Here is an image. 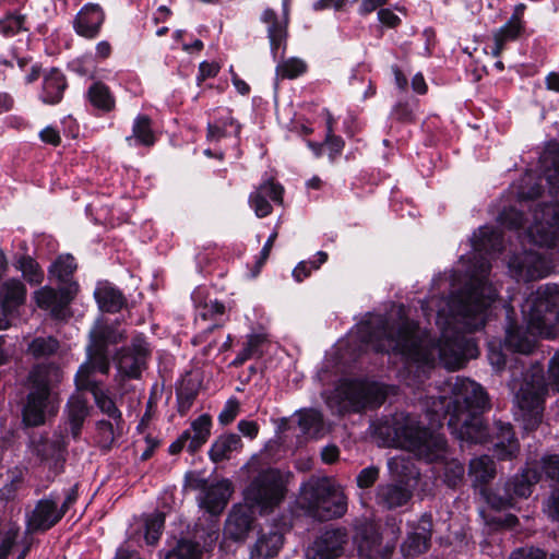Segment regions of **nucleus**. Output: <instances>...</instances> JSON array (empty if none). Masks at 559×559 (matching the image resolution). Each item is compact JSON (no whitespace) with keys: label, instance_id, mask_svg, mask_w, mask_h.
<instances>
[{"label":"nucleus","instance_id":"nucleus-48","mask_svg":"<svg viewBox=\"0 0 559 559\" xmlns=\"http://www.w3.org/2000/svg\"><path fill=\"white\" fill-rule=\"evenodd\" d=\"M325 117H326V138H325V145L330 150V154L333 157L334 155H337L342 152L344 147V142L340 136L334 135L333 133V123L334 119L332 115L324 110Z\"/></svg>","mask_w":559,"mask_h":559},{"label":"nucleus","instance_id":"nucleus-31","mask_svg":"<svg viewBox=\"0 0 559 559\" xmlns=\"http://www.w3.org/2000/svg\"><path fill=\"white\" fill-rule=\"evenodd\" d=\"M64 88L66 81L61 72H46L41 93L43 102L51 105L59 103Z\"/></svg>","mask_w":559,"mask_h":559},{"label":"nucleus","instance_id":"nucleus-54","mask_svg":"<svg viewBox=\"0 0 559 559\" xmlns=\"http://www.w3.org/2000/svg\"><path fill=\"white\" fill-rule=\"evenodd\" d=\"M239 412V404L237 401L230 400L226 403L224 409L221 412L218 416V420L223 425L230 424Z\"/></svg>","mask_w":559,"mask_h":559},{"label":"nucleus","instance_id":"nucleus-1","mask_svg":"<svg viewBox=\"0 0 559 559\" xmlns=\"http://www.w3.org/2000/svg\"><path fill=\"white\" fill-rule=\"evenodd\" d=\"M472 246L479 261L468 271L464 288L452 293L445 307L439 309L437 324L441 338L437 344L409 320L390 326L380 317L371 324L359 326L364 342L378 352L399 354L407 361L431 365L439 359L445 368L453 370L474 357L476 348L461 330L474 331L485 325L487 310L497 292L487 283L490 265L484 254L499 251L502 238L495 228L484 226L474 234Z\"/></svg>","mask_w":559,"mask_h":559},{"label":"nucleus","instance_id":"nucleus-13","mask_svg":"<svg viewBox=\"0 0 559 559\" xmlns=\"http://www.w3.org/2000/svg\"><path fill=\"white\" fill-rule=\"evenodd\" d=\"M353 542L358 555L366 559H388L394 549L393 544L383 540L377 523L370 520L356 522Z\"/></svg>","mask_w":559,"mask_h":559},{"label":"nucleus","instance_id":"nucleus-20","mask_svg":"<svg viewBox=\"0 0 559 559\" xmlns=\"http://www.w3.org/2000/svg\"><path fill=\"white\" fill-rule=\"evenodd\" d=\"M432 521L430 516H421L417 523L409 525V532L402 545L405 557H416L428 549L431 537Z\"/></svg>","mask_w":559,"mask_h":559},{"label":"nucleus","instance_id":"nucleus-8","mask_svg":"<svg viewBox=\"0 0 559 559\" xmlns=\"http://www.w3.org/2000/svg\"><path fill=\"white\" fill-rule=\"evenodd\" d=\"M390 475L397 481L381 484L376 489V503L386 510H394L406 506L412 497L414 485L419 472L414 462L406 455H396L388 461Z\"/></svg>","mask_w":559,"mask_h":559},{"label":"nucleus","instance_id":"nucleus-64","mask_svg":"<svg viewBox=\"0 0 559 559\" xmlns=\"http://www.w3.org/2000/svg\"><path fill=\"white\" fill-rule=\"evenodd\" d=\"M414 108L408 104H397L393 109V115L400 120H411Z\"/></svg>","mask_w":559,"mask_h":559},{"label":"nucleus","instance_id":"nucleus-33","mask_svg":"<svg viewBox=\"0 0 559 559\" xmlns=\"http://www.w3.org/2000/svg\"><path fill=\"white\" fill-rule=\"evenodd\" d=\"M211 417L206 414L199 416L191 424L190 439L187 449L193 453L198 451L209 439L211 433Z\"/></svg>","mask_w":559,"mask_h":559},{"label":"nucleus","instance_id":"nucleus-5","mask_svg":"<svg viewBox=\"0 0 559 559\" xmlns=\"http://www.w3.org/2000/svg\"><path fill=\"white\" fill-rule=\"evenodd\" d=\"M391 429L393 445L430 462L444 461V480L449 486L455 487L463 479L464 466L456 460L445 461L448 449L442 435L424 429L416 417L403 413L393 416Z\"/></svg>","mask_w":559,"mask_h":559},{"label":"nucleus","instance_id":"nucleus-30","mask_svg":"<svg viewBox=\"0 0 559 559\" xmlns=\"http://www.w3.org/2000/svg\"><path fill=\"white\" fill-rule=\"evenodd\" d=\"M468 475L475 487L487 484L496 475L493 461L488 455H481L473 459L469 463Z\"/></svg>","mask_w":559,"mask_h":559},{"label":"nucleus","instance_id":"nucleus-32","mask_svg":"<svg viewBox=\"0 0 559 559\" xmlns=\"http://www.w3.org/2000/svg\"><path fill=\"white\" fill-rule=\"evenodd\" d=\"M542 478V475L535 467H527L519 476H515L507 484V490L518 497H528L532 492V486Z\"/></svg>","mask_w":559,"mask_h":559},{"label":"nucleus","instance_id":"nucleus-53","mask_svg":"<svg viewBox=\"0 0 559 559\" xmlns=\"http://www.w3.org/2000/svg\"><path fill=\"white\" fill-rule=\"evenodd\" d=\"M99 442L103 447H110L115 440V429L111 423L100 420L97 424Z\"/></svg>","mask_w":559,"mask_h":559},{"label":"nucleus","instance_id":"nucleus-3","mask_svg":"<svg viewBox=\"0 0 559 559\" xmlns=\"http://www.w3.org/2000/svg\"><path fill=\"white\" fill-rule=\"evenodd\" d=\"M287 476L270 468L259 473L246 488L245 504L233 509L227 518L224 536L235 542L243 540L252 528V513L272 512L286 495Z\"/></svg>","mask_w":559,"mask_h":559},{"label":"nucleus","instance_id":"nucleus-52","mask_svg":"<svg viewBox=\"0 0 559 559\" xmlns=\"http://www.w3.org/2000/svg\"><path fill=\"white\" fill-rule=\"evenodd\" d=\"M379 468L368 466L359 472L356 478L357 486L362 489L370 488L379 478Z\"/></svg>","mask_w":559,"mask_h":559},{"label":"nucleus","instance_id":"nucleus-27","mask_svg":"<svg viewBox=\"0 0 559 559\" xmlns=\"http://www.w3.org/2000/svg\"><path fill=\"white\" fill-rule=\"evenodd\" d=\"M497 442L495 452L500 460L513 457L519 451V444L514 439L510 424L498 423L496 425Z\"/></svg>","mask_w":559,"mask_h":559},{"label":"nucleus","instance_id":"nucleus-4","mask_svg":"<svg viewBox=\"0 0 559 559\" xmlns=\"http://www.w3.org/2000/svg\"><path fill=\"white\" fill-rule=\"evenodd\" d=\"M527 330L510 324L506 345L514 352L530 354L535 346V336L555 337L559 322V287L545 285L533 293L523 305Z\"/></svg>","mask_w":559,"mask_h":559},{"label":"nucleus","instance_id":"nucleus-62","mask_svg":"<svg viewBox=\"0 0 559 559\" xmlns=\"http://www.w3.org/2000/svg\"><path fill=\"white\" fill-rule=\"evenodd\" d=\"M550 384L559 392V352L554 356L549 365Z\"/></svg>","mask_w":559,"mask_h":559},{"label":"nucleus","instance_id":"nucleus-45","mask_svg":"<svg viewBox=\"0 0 559 559\" xmlns=\"http://www.w3.org/2000/svg\"><path fill=\"white\" fill-rule=\"evenodd\" d=\"M328 259V254L324 251H319L316 254V260L312 261H301L297 264V266L293 270V277L297 282H302L307 278L312 270H318L321 264H323Z\"/></svg>","mask_w":559,"mask_h":559},{"label":"nucleus","instance_id":"nucleus-58","mask_svg":"<svg viewBox=\"0 0 559 559\" xmlns=\"http://www.w3.org/2000/svg\"><path fill=\"white\" fill-rule=\"evenodd\" d=\"M265 342V337L261 334H251L248 336L243 346L250 354L254 356L261 355L260 347Z\"/></svg>","mask_w":559,"mask_h":559},{"label":"nucleus","instance_id":"nucleus-37","mask_svg":"<svg viewBox=\"0 0 559 559\" xmlns=\"http://www.w3.org/2000/svg\"><path fill=\"white\" fill-rule=\"evenodd\" d=\"M299 427L309 438H319L323 432V419L319 411L307 409L299 414Z\"/></svg>","mask_w":559,"mask_h":559},{"label":"nucleus","instance_id":"nucleus-17","mask_svg":"<svg viewBox=\"0 0 559 559\" xmlns=\"http://www.w3.org/2000/svg\"><path fill=\"white\" fill-rule=\"evenodd\" d=\"M509 269L516 280L533 281L547 276L552 265L550 261L535 251H526L509 262Z\"/></svg>","mask_w":559,"mask_h":559},{"label":"nucleus","instance_id":"nucleus-2","mask_svg":"<svg viewBox=\"0 0 559 559\" xmlns=\"http://www.w3.org/2000/svg\"><path fill=\"white\" fill-rule=\"evenodd\" d=\"M440 407L433 402L432 412L449 415L448 425L461 440L485 442L488 433L483 425L480 413L488 406V396L484 389L469 379L452 378L445 383L439 397Z\"/></svg>","mask_w":559,"mask_h":559},{"label":"nucleus","instance_id":"nucleus-35","mask_svg":"<svg viewBox=\"0 0 559 559\" xmlns=\"http://www.w3.org/2000/svg\"><path fill=\"white\" fill-rule=\"evenodd\" d=\"M76 270L74 258L70 254L59 255L56 261L49 266V276L60 283L69 285L70 278Z\"/></svg>","mask_w":559,"mask_h":559},{"label":"nucleus","instance_id":"nucleus-26","mask_svg":"<svg viewBox=\"0 0 559 559\" xmlns=\"http://www.w3.org/2000/svg\"><path fill=\"white\" fill-rule=\"evenodd\" d=\"M283 545V536L277 531L263 533L250 551L249 559H269L275 556Z\"/></svg>","mask_w":559,"mask_h":559},{"label":"nucleus","instance_id":"nucleus-23","mask_svg":"<svg viewBox=\"0 0 559 559\" xmlns=\"http://www.w3.org/2000/svg\"><path fill=\"white\" fill-rule=\"evenodd\" d=\"M104 21L103 9L98 4L87 3L78 12L73 27L78 35L92 39L98 35Z\"/></svg>","mask_w":559,"mask_h":559},{"label":"nucleus","instance_id":"nucleus-29","mask_svg":"<svg viewBox=\"0 0 559 559\" xmlns=\"http://www.w3.org/2000/svg\"><path fill=\"white\" fill-rule=\"evenodd\" d=\"M241 448L242 442L238 435H224L217 438L212 444L210 457L213 462H221L229 459L234 452L239 451Z\"/></svg>","mask_w":559,"mask_h":559},{"label":"nucleus","instance_id":"nucleus-9","mask_svg":"<svg viewBox=\"0 0 559 559\" xmlns=\"http://www.w3.org/2000/svg\"><path fill=\"white\" fill-rule=\"evenodd\" d=\"M379 388L364 381L344 380L325 397L328 406L335 413L360 411L367 405L379 403Z\"/></svg>","mask_w":559,"mask_h":559},{"label":"nucleus","instance_id":"nucleus-38","mask_svg":"<svg viewBox=\"0 0 559 559\" xmlns=\"http://www.w3.org/2000/svg\"><path fill=\"white\" fill-rule=\"evenodd\" d=\"M522 22L516 15H512L511 19L501 26L493 35L495 39V51L498 52L504 43L514 40L522 31Z\"/></svg>","mask_w":559,"mask_h":559},{"label":"nucleus","instance_id":"nucleus-56","mask_svg":"<svg viewBox=\"0 0 559 559\" xmlns=\"http://www.w3.org/2000/svg\"><path fill=\"white\" fill-rule=\"evenodd\" d=\"M499 221L503 226L509 228H518L522 225V215L518 211L511 209L501 213Z\"/></svg>","mask_w":559,"mask_h":559},{"label":"nucleus","instance_id":"nucleus-34","mask_svg":"<svg viewBox=\"0 0 559 559\" xmlns=\"http://www.w3.org/2000/svg\"><path fill=\"white\" fill-rule=\"evenodd\" d=\"M123 336L122 331L116 330L111 325L97 322L95 328L91 331V344L107 349L108 345L117 344Z\"/></svg>","mask_w":559,"mask_h":559},{"label":"nucleus","instance_id":"nucleus-47","mask_svg":"<svg viewBox=\"0 0 559 559\" xmlns=\"http://www.w3.org/2000/svg\"><path fill=\"white\" fill-rule=\"evenodd\" d=\"M200 549L190 540H180L177 547L168 554L167 559H199Z\"/></svg>","mask_w":559,"mask_h":559},{"label":"nucleus","instance_id":"nucleus-61","mask_svg":"<svg viewBox=\"0 0 559 559\" xmlns=\"http://www.w3.org/2000/svg\"><path fill=\"white\" fill-rule=\"evenodd\" d=\"M238 429L245 437L250 439H254L259 432V426L253 420H240L238 423Z\"/></svg>","mask_w":559,"mask_h":559},{"label":"nucleus","instance_id":"nucleus-51","mask_svg":"<svg viewBox=\"0 0 559 559\" xmlns=\"http://www.w3.org/2000/svg\"><path fill=\"white\" fill-rule=\"evenodd\" d=\"M540 468L547 478L559 481V456H544L540 461Z\"/></svg>","mask_w":559,"mask_h":559},{"label":"nucleus","instance_id":"nucleus-55","mask_svg":"<svg viewBox=\"0 0 559 559\" xmlns=\"http://www.w3.org/2000/svg\"><path fill=\"white\" fill-rule=\"evenodd\" d=\"M544 512L552 520L559 521V489L555 490L544 504Z\"/></svg>","mask_w":559,"mask_h":559},{"label":"nucleus","instance_id":"nucleus-12","mask_svg":"<svg viewBox=\"0 0 559 559\" xmlns=\"http://www.w3.org/2000/svg\"><path fill=\"white\" fill-rule=\"evenodd\" d=\"M527 237L539 247L559 246V203L538 206L527 228Z\"/></svg>","mask_w":559,"mask_h":559},{"label":"nucleus","instance_id":"nucleus-43","mask_svg":"<svg viewBox=\"0 0 559 559\" xmlns=\"http://www.w3.org/2000/svg\"><path fill=\"white\" fill-rule=\"evenodd\" d=\"M165 515L155 512L145 518V540L148 545H154L159 539L164 528Z\"/></svg>","mask_w":559,"mask_h":559},{"label":"nucleus","instance_id":"nucleus-36","mask_svg":"<svg viewBox=\"0 0 559 559\" xmlns=\"http://www.w3.org/2000/svg\"><path fill=\"white\" fill-rule=\"evenodd\" d=\"M87 416L86 400L80 395L72 396L68 403V418L73 437H78L81 426Z\"/></svg>","mask_w":559,"mask_h":559},{"label":"nucleus","instance_id":"nucleus-41","mask_svg":"<svg viewBox=\"0 0 559 559\" xmlns=\"http://www.w3.org/2000/svg\"><path fill=\"white\" fill-rule=\"evenodd\" d=\"M88 98L92 105L104 111H109L115 106V100L107 86L102 83H94L88 90Z\"/></svg>","mask_w":559,"mask_h":559},{"label":"nucleus","instance_id":"nucleus-57","mask_svg":"<svg viewBox=\"0 0 559 559\" xmlns=\"http://www.w3.org/2000/svg\"><path fill=\"white\" fill-rule=\"evenodd\" d=\"M509 559H546V554L539 549L520 548L514 550Z\"/></svg>","mask_w":559,"mask_h":559},{"label":"nucleus","instance_id":"nucleus-19","mask_svg":"<svg viewBox=\"0 0 559 559\" xmlns=\"http://www.w3.org/2000/svg\"><path fill=\"white\" fill-rule=\"evenodd\" d=\"M26 290L24 285L17 280L7 281L1 288L0 299L2 317H0V330L9 326L8 316L13 312L25 300ZM5 362V354L0 348V365Z\"/></svg>","mask_w":559,"mask_h":559},{"label":"nucleus","instance_id":"nucleus-15","mask_svg":"<svg viewBox=\"0 0 559 559\" xmlns=\"http://www.w3.org/2000/svg\"><path fill=\"white\" fill-rule=\"evenodd\" d=\"M195 308V325L202 332H211L222 325L225 306L217 299L211 298L204 288H197L192 293Z\"/></svg>","mask_w":559,"mask_h":559},{"label":"nucleus","instance_id":"nucleus-21","mask_svg":"<svg viewBox=\"0 0 559 559\" xmlns=\"http://www.w3.org/2000/svg\"><path fill=\"white\" fill-rule=\"evenodd\" d=\"M289 1L290 0H283V13L281 15H278L271 9L264 10L261 15V21L266 26L271 50L274 53H276V51L282 47V45L286 40Z\"/></svg>","mask_w":559,"mask_h":559},{"label":"nucleus","instance_id":"nucleus-16","mask_svg":"<svg viewBox=\"0 0 559 559\" xmlns=\"http://www.w3.org/2000/svg\"><path fill=\"white\" fill-rule=\"evenodd\" d=\"M76 293V283H70L60 290L45 286L34 293V299L39 308L49 311L53 318L63 319Z\"/></svg>","mask_w":559,"mask_h":559},{"label":"nucleus","instance_id":"nucleus-59","mask_svg":"<svg viewBox=\"0 0 559 559\" xmlns=\"http://www.w3.org/2000/svg\"><path fill=\"white\" fill-rule=\"evenodd\" d=\"M378 20L388 27H396L401 23V19L391 9H380Z\"/></svg>","mask_w":559,"mask_h":559},{"label":"nucleus","instance_id":"nucleus-6","mask_svg":"<svg viewBox=\"0 0 559 559\" xmlns=\"http://www.w3.org/2000/svg\"><path fill=\"white\" fill-rule=\"evenodd\" d=\"M300 504L320 521L341 518L347 511V498L340 484L328 477H311L300 488Z\"/></svg>","mask_w":559,"mask_h":559},{"label":"nucleus","instance_id":"nucleus-11","mask_svg":"<svg viewBox=\"0 0 559 559\" xmlns=\"http://www.w3.org/2000/svg\"><path fill=\"white\" fill-rule=\"evenodd\" d=\"M148 349L144 338L136 336L129 347L120 349L116 355L117 374L115 382L117 390L123 394L124 381L127 379H138L145 368Z\"/></svg>","mask_w":559,"mask_h":559},{"label":"nucleus","instance_id":"nucleus-50","mask_svg":"<svg viewBox=\"0 0 559 559\" xmlns=\"http://www.w3.org/2000/svg\"><path fill=\"white\" fill-rule=\"evenodd\" d=\"M21 270L23 272V276L26 278L28 283L35 285L41 283L44 274L39 270L37 263L34 262L32 259L23 260L21 264Z\"/></svg>","mask_w":559,"mask_h":559},{"label":"nucleus","instance_id":"nucleus-46","mask_svg":"<svg viewBox=\"0 0 559 559\" xmlns=\"http://www.w3.org/2000/svg\"><path fill=\"white\" fill-rule=\"evenodd\" d=\"M409 80L416 93L425 94L427 92V85L420 72H395V82L399 88L405 90Z\"/></svg>","mask_w":559,"mask_h":559},{"label":"nucleus","instance_id":"nucleus-22","mask_svg":"<svg viewBox=\"0 0 559 559\" xmlns=\"http://www.w3.org/2000/svg\"><path fill=\"white\" fill-rule=\"evenodd\" d=\"M283 192L284 189L281 185L267 180L250 194L249 204L258 217H265L272 212L269 199L277 204H282Z\"/></svg>","mask_w":559,"mask_h":559},{"label":"nucleus","instance_id":"nucleus-25","mask_svg":"<svg viewBox=\"0 0 559 559\" xmlns=\"http://www.w3.org/2000/svg\"><path fill=\"white\" fill-rule=\"evenodd\" d=\"M231 492L233 489L229 480L217 481L205 490L201 506L210 513L218 514L225 509Z\"/></svg>","mask_w":559,"mask_h":559},{"label":"nucleus","instance_id":"nucleus-42","mask_svg":"<svg viewBox=\"0 0 559 559\" xmlns=\"http://www.w3.org/2000/svg\"><path fill=\"white\" fill-rule=\"evenodd\" d=\"M133 134L127 138V141L131 143L132 139L139 144L153 145L155 136L151 129V121L146 116H139L133 123Z\"/></svg>","mask_w":559,"mask_h":559},{"label":"nucleus","instance_id":"nucleus-63","mask_svg":"<svg viewBox=\"0 0 559 559\" xmlns=\"http://www.w3.org/2000/svg\"><path fill=\"white\" fill-rule=\"evenodd\" d=\"M17 535V530H10L0 545V559H5L9 555Z\"/></svg>","mask_w":559,"mask_h":559},{"label":"nucleus","instance_id":"nucleus-49","mask_svg":"<svg viewBox=\"0 0 559 559\" xmlns=\"http://www.w3.org/2000/svg\"><path fill=\"white\" fill-rule=\"evenodd\" d=\"M58 343L52 337H38L35 338L28 350L36 357L45 356L53 353L57 349Z\"/></svg>","mask_w":559,"mask_h":559},{"label":"nucleus","instance_id":"nucleus-60","mask_svg":"<svg viewBox=\"0 0 559 559\" xmlns=\"http://www.w3.org/2000/svg\"><path fill=\"white\" fill-rule=\"evenodd\" d=\"M39 138L43 142L53 146L58 145L61 141L59 131L52 127H46L43 129L39 133Z\"/></svg>","mask_w":559,"mask_h":559},{"label":"nucleus","instance_id":"nucleus-7","mask_svg":"<svg viewBox=\"0 0 559 559\" xmlns=\"http://www.w3.org/2000/svg\"><path fill=\"white\" fill-rule=\"evenodd\" d=\"M62 378L61 370L53 365L36 367L29 374L32 383L27 403L23 411L24 421L31 426L41 425L46 416L56 414L58 404L49 392V386Z\"/></svg>","mask_w":559,"mask_h":559},{"label":"nucleus","instance_id":"nucleus-40","mask_svg":"<svg viewBox=\"0 0 559 559\" xmlns=\"http://www.w3.org/2000/svg\"><path fill=\"white\" fill-rule=\"evenodd\" d=\"M27 31L25 15L11 12L0 17V34L4 37H12Z\"/></svg>","mask_w":559,"mask_h":559},{"label":"nucleus","instance_id":"nucleus-18","mask_svg":"<svg viewBox=\"0 0 559 559\" xmlns=\"http://www.w3.org/2000/svg\"><path fill=\"white\" fill-rule=\"evenodd\" d=\"M110 369L107 349L93 346L87 348V360L81 365L75 376V383L79 389L97 385L93 380L94 372L107 374Z\"/></svg>","mask_w":559,"mask_h":559},{"label":"nucleus","instance_id":"nucleus-39","mask_svg":"<svg viewBox=\"0 0 559 559\" xmlns=\"http://www.w3.org/2000/svg\"><path fill=\"white\" fill-rule=\"evenodd\" d=\"M542 163L545 167V180L549 185L550 194H552V190L559 188V152H545L542 156Z\"/></svg>","mask_w":559,"mask_h":559},{"label":"nucleus","instance_id":"nucleus-24","mask_svg":"<svg viewBox=\"0 0 559 559\" xmlns=\"http://www.w3.org/2000/svg\"><path fill=\"white\" fill-rule=\"evenodd\" d=\"M62 518L57 501L47 498L38 501L32 514L28 516L27 526L31 531H46L53 526Z\"/></svg>","mask_w":559,"mask_h":559},{"label":"nucleus","instance_id":"nucleus-14","mask_svg":"<svg viewBox=\"0 0 559 559\" xmlns=\"http://www.w3.org/2000/svg\"><path fill=\"white\" fill-rule=\"evenodd\" d=\"M347 544L346 528H328L307 547L306 559H336L344 554Z\"/></svg>","mask_w":559,"mask_h":559},{"label":"nucleus","instance_id":"nucleus-44","mask_svg":"<svg viewBox=\"0 0 559 559\" xmlns=\"http://www.w3.org/2000/svg\"><path fill=\"white\" fill-rule=\"evenodd\" d=\"M81 390H83V388ZM84 390H90L93 393L95 402L103 413L107 414L110 418L116 420L121 418V413L117 408L114 401L108 397L97 385L84 388Z\"/></svg>","mask_w":559,"mask_h":559},{"label":"nucleus","instance_id":"nucleus-28","mask_svg":"<svg viewBox=\"0 0 559 559\" xmlns=\"http://www.w3.org/2000/svg\"><path fill=\"white\" fill-rule=\"evenodd\" d=\"M99 308L104 311L116 312L124 305L122 294L109 283H99L94 292Z\"/></svg>","mask_w":559,"mask_h":559},{"label":"nucleus","instance_id":"nucleus-10","mask_svg":"<svg viewBox=\"0 0 559 559\" xmlns=\"http://www.w3.org/2000/svg\"><path fill=\"white\" fill-rule=\"evenodd\" d=\"M546 392L540 370L534 371L530 379L525 378L515 394V403L526 430H533L540 421L543 396Z\"/></svg>","mask_w":559,"mask_h":559}]
</instances>
